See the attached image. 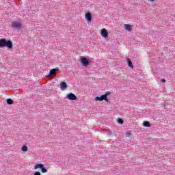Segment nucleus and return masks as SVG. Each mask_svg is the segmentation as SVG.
Returning <instances> with one entry per match:
<instances>
[{
	"label": "nucleus",
	"instance_id": "f257e3e1",
	"mask_svg": "<svg viewBox=\"0 0 175 175\" xmlns=\"http://www.w3.org/2000/svg\"><path fill=\"white\" fill-rule=\"evenodd\" d=\"M4 47L12 49L13 42H12L10 40H7L6 39H0V49H4Z\"/></svg>",
	"mask_w": 175,
	"mask_h": 175
},
{
	"label": "nucleus",
	"instance_id": "f03ea898",
	"mask_svg": "<svg viewBox=\"0 0 175 175\" xmlns=\"http://www.w3.org/2000/svg\"><path fill=\"white\" fill-rule=\"evenodd\" d=\"M110 95V92H106L105 94L99 96H97L95 98V100L100 102H102V100H105L107 103H109V98H107V96Z\"/></svg>",
	"mask_w": 175,
	"mask_h": 175
},
{
	"label": "nucleus",
	"instance_id": "7ed1b4c3",
	"mask_svg": "<svg viewBox=\"0 0 175 175\" xmlns=\"http://www.w3.org/2000/svg\"><path fill=\"white\" fill-rule=\"evenodd\" d=\"M34 169L36 170L38 169H41L42 173H47V169L44 167V165L42 163H38L34 166Z\"/></svg>",
	"mask_w": 175,
	"mask_h": 175
},
{
	"label": "nucleus",
	"instance_id": "20e7f679",
	"mask_svg": "<svg viewBox=\"0 0 175 175\" xmlns=\"http://www.w3.org/2000/svg\"><path fill=\"white\" fill-rule=\"evenodd\" d=\"M80 61L83 66H88V65H90V60H88V59L85 58L84 56H81L80 57Z\"/></svg>",
	"mask_w": 175,
	"mask_h": 175
},
{
	"label": "nucleus",
	"instance_id": "39448f33",
	"mask_svg": "<svg viewBox=\"0 0 175 175\" xmlns=\"http://www.w3.org/2000/svg\"><path fill=\"white\" fill-rule=\"evenodd\" d=\"M12 28H16L17 29H20V28L23 27V25L21 23V22L15 21L12 23Z\"/></svg>",
	"mask_w": 175,
	"mask_h": 175
},
{
	"label": "nucleus",
	"instance_id": "423d86ee",
	"mask_svg": "<svg viewBox=\"0 0 175 175\" xmlns=\"http://www.w3.org/2000/svg\"><path fill=\"white\" fill-rule=\"evenodd\" d=\"M66 99H68L69 100H76L77 99V97L75 94L73 93H70L67 95Z\"/></svg>",
	"mask_w": 175,
	"mask_h": 175
},
{
	"label": "nucleus",
	"instance_id": "0eeeda50",
	"mask_svg": "<svg viewBox=\"0 0 175 175\" xmlns=\"http://www.w3.org/2000/svg\"><path fill=\"white\" fill-rule=\"evenodd\" d=\"M100 35L103 38H107V36H109V33L106 29H102L100 31Z\"/></svg>",
	"mask_w": 175,
	"mask_h": 175
},
{
	"label": "nucleus",
	"instance_id": "6e6552de",
	"mask_svg": "<svg viewBox=\"0 0 175 175\" xmlns=\"http://www.w3.org/2000/svg\"><path fill=\"white\" fill-rule=\"evenodd\" d=\"M59 70V68H53L52 70H50L49 73V77L50 76H55L57 72H58Z\"/></svg>",
	"mask_w": 175,
	"mask_h": 175
},
{
	"label": "nucleus",
	"instance_id": "1a4fd4ad",
	"mask_svg": "<svg viewBox=\"0 0 175 175\" xmlns=\"http://www.w3.org/2000/svg\"><path fill=\"white\" fill-rule=\"evenodd\" d=\"M85 18L89 23L91 22V20H92V16L90 12H88L85 14Z\"/></svg>",
	"mask_w": 175,
	"mask_h": 175
},
{
	"label": "nucleus",
	"instance_id": "9d476101",
	"mask_svg": "<svg viewBox=\"0 0 175 175\" xmlns=\"http://www.w3.org/2000/svg\"><path fill=\"white\" fill-rule=\"evenodd\" d=\"M68 88V85L65 82H62L60 83V88L62 90V91L66 90Z\"/></svg>",
	"mask_w": 175,
	"mask_h": 175
},
{
	"label": "nucleus",
	"instance_id": "9b49d317",
	"mask_svg": "<svg viewBox=\"0 0 175 175\" xmlns=\"http://www.w3.org/2000/svg\"><path fill=\"white\" fill-rule=\"evenodd\" d=\"M124 27L126 31H132V27L130 25L124 24Z\"/></svg>",
	"mask_w": 175,
	"mask_h": 175
},
{
	"label": "nucleus",
	"instance_id": "f8f14e48",
	"mask_svg": "<svg viewBox=\"0 0 175 175\" xmlns=\"http://www.w3.org/2000/svg\"><path fill=\"white\" fill-rule=\"evenodd\" d=\"M126 61L128 63V66L131 68V69H133V64H132V61H131V59H127Z\"/></svg>",
	"mask_w": 175,
	"mask_h": 175
},
{
	"label": "nucleus",
	"instance_id": "ddd939ff",
	"mask_svg": "<svg viewBox=\"0 0 175 175\" xmlns=\"http://www.w3.org/2000/svg\"><path fill=\"white\" fill-rule=\"evenodd\" d=\"M143 125L146 127V128H150V126H151V124L150 123V122L148 121H145L143 122Z\"/></svg>",
	"mask_w": 175,
	"mask_h": 175
},
{
	"label": "nucleus",
	"instance_id": "4468645a",
	"mask_svg": "<svg viewBox=\"0 0 175 175\" xmlns=\"http://www.w3.org/2000/svg\"><path fill=\"white\" fill-rule=\"evenodd\" d=\"M132 133H131V132H127L126 133V137L128 140H131V139H132Z\"/></svg>",
	"mask_w": 175,
	"mask_h": 175
},
{
	"label": "nucleus",
	"instance_id": "2eb2a0df",
	"mask_svg": "<svg viewBox=\"0 0 175 175\" xmlns=\"http://www.w3.org/2000/svg\"><path fill=\"white\" fill-rule=\"evenodd\" d=\"M21 150L23 152H27V151H28V147H27V146H22Z\"/></svg>",
	"mask_w": 175,
	"mask_h": 175
},
{
	"label": "nucleus",
	"instance_id": "dca6fc26",
	"mask_svg": "<svg viewBox=\"0 0 175 175\" xmlns=\"http://www.w3.org/2000/svg\"><path fill=\"white\" fill-rule=\"evenodd\" d=\"M7 103H8V105H13V100L10 99V98H8Z\"/></svg>",
	"mask_w": 175,
	"mask_h": 175
},
{
	"label": "nucleus",
	"instance_id": "f3484780",
	"mask_svg": "<svg viewBox=\"0 0 175 175\" xmlns=\"http://www.w3.org/2000/svg\"><path fill=\"white\" fill-rule=\"evenodd\" d=\"M119 124H124V120L122 119H118Z\"/></svg>",
	"mask_w": 175,
	"mask_h": 175
},
{
	"label": "nucleus",
	"instance_id": "a211bd4d",
	"mask_svg": "<svg viewBox=\"0 0 175 175\" xmlns=\"http://www.w3.org/2000/svg\"><path fill=\"white\" fill-rule=\"evenodd\" d=\"M33 175H42V174H41L40 172H36L33 174Z\"/></svg>",
	"mask_w": 175,
	"mask_h": 175
},
{
	"label": "nucleus",
	"instance_id": "6ab92c4d",
	"mask_svg": "<svg viewBox=\"0 0 175 175\" xmlns=\"http://www.w3.org/2000/svg\"><path fill=\"white\" fill-rule=\"evenodd\" d=\"M161 83H166V79H162L161 80Z\"/></svg>",
	"mask_w": 175,
	"mask_h": 175
},
{
	"label": "nucleus",
	"instance_id": "aec40b11",
	"mask_svg": "<svg viewBox=\"0 0 175 175\" xmlns=\"http://www.w3.org/2000/svg\"><path fill=\"white\" fill-rule=\"evenodd\" d=\"M148 1L150 2H154V1H155V0H148Z\"/></svg>",
	"mask_w": 175,
	"mask_h": 175
}]
</instances>
